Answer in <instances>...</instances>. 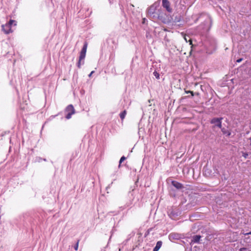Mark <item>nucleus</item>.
<instances>
[{
    "mask_svg": "<svg viewBox=\"0 0 251 251\" xmlns=\"http://www.w3.org/2000/svg\"><path fill=\"white\" fill-rule=\"evenodd\" d=\"M131 204V202H130L129 203H128V204L127 205V207H128V206H129Z\"/></svg>",
    "mask_w": 251,
    "mask_h": 251,
    "instance_id": "obj_20",
    "label": "nucleus"
},
{
    "mask_svg": "<svg viewBox=\"0 0 251 251\" xmlns=\"http://www.w3.org/2000/svg\"><path fill=\"white\" fill-rule=\"evenodd\" d=\"M94 73V71H92V72L90 73V74L88 75L89 77H91V76H92V74H93Z\"/></svg>",
    "mask_w": 251,
    "mask_h": 251,
    "instance_id": "obj_17",
    "label": "nucleus"
},
{
    "mask_svg": "<svg viewBox=\"0 0 251 251\" xmlns=\"http://www.w3.org/2000/svg\"><path fill=\"white\" fill-rule=\"evenodd\" d=\"M190 93H191L193 95V92L190 91Z\"/></svg>",
    "mask_w": 251,
    "mask_h": 251,
    "instance_id": "obj_21",
    "label": "nucleus"
},
{
    "mask_svg": "<svg viewBox=\"0 0 251 251\" xmlns=\"http://www.w3.org/2000/svg\"><path fill=\"white\" fill-rule=\"evenodd\" d=\"M153 74V75H154V76L157 79H159V76H160L159 74L156 71H154Z\"/></svg>",
    "mask_w": 251,
    "mask_h": 251,
    "instance_id": "obj_12",
    "label": "nucleus"
},
{
    "mask_svg": "<svg viewBox=\"0 0 251 251\" xmlns=\"http://www.w3.org/2000/svg\"><path fill=\"white\" fill-rule=\"evenodd\" d=\"M126 158L124 156H122V157L121 158V159H120V161H119V164H119V166H120V164H121V163H122V162H123V161L126 159Z\"/></svg>",
    "mask_w": 251,
    "mask_h": 251,
    "instance_id": "obj_13",
    "label": "nucleus"
},
{
    "mask_svg": "<svg viewBox=\"0 0 251 251\" xmlns=\"http://www.w3.org/2000/svg\"><path fill=\"white\" fill-rule=\"evenodd\" d=\"M247 250L246 248H242L239 250V251H246Z\"/></svg>",
    "mask_w": 251,
    "mask_h": 251,
    "instance_id": "obj_16",
    "label": "nucleus"
},
{
    "mask_svg": "<svg viewBox=\"0 0 251 251\" xmlns=\"http://www.w3.org/2000/svg\"><path fill=\"white\" fill-rule=\"evenodd\" d=\"M201 238V236L200 235H195V236H193L191 241L192 243H199L200 240Z\"/></svg>",
    "mask_w": 251,
    "mask_h": 251,
    "instance_id": "obj_8",
    "label": "nucleus"
},
{
    "mask_svg": "<svg viewBox=\"0 0 251 251\" xmlns=\"http://www.w3.org/2000/svg\"><path fill=\"white\" fill-rule=\"evenodd\" d=\"M2 28L3 32L5 34H7L12 32L11 26H10L9 25H8L7 24H6L4 25H2Z\"/></svg>",
    "mask_w": 251,
    "mask_h": 251,
    "instance_id": "obj_6",
    "label": "nucleus"
},
{
    "mask_svg": "<svg viewBox=\"0 0 251 251\" xmlns=\"http://www.w3.org/2000/svg\"><path fill=\"white\" fill-rule=\"evenodd\" d=\"M14 23V25H16V21L13 20H10L9 22L7 23L8 25H9L10 26H11V25Z\"/></svg>",
    "mask_w": 251,
    "mask_h": 251,
    "instance_id": "obj_11",
    "label": "nucleus"
},
{
    "mask_svg": "<svg viewBox=\"0 0 251 251\" xmlns=\"http://www.w3.org/2000/svg\"><path fill=\"white\" fill-rule=\"evenodd\" d=\"M208 21H210V19L209 18H208Z\"/></svg>",
    "mask_w": 251,
    "mask_h": 251,
    "instance_id": "obj_22",
    "label": "nucleus"
},
{
    "mask_svg": "<svg viewBox=\"0 0 251 251\" xmlns=\"http://www.w3.org/2000/svg\"><path fill=\"white\" fill-rule=\"evenodd\" d=\"M223 118H213L211 121L210 123L212 124H214L215 126H217L219 128H221L222 127V120Z\"/></svg>",
    "mask_w": 251,
    "mask_h": 251,
    "instance_id": "obj_4",
    "label": "nucleus"
},
{
    "mask_svg": "<svg viewBox=\"0 0 251 251\" xmlns=\"http://www.w3.org/2000/svg\"><path fill=\"white\" fill-rule=\"evenodd\" d=\"M126 111L125 110L124 111H123V112H122L120 114V118L121 119V120L122 121L125 119V118L126 116Z\"/></svg>",
    "mask_w": 251,
    "mask_h": 251,
    "instance_id": "obj_10",
    "label": "nucleus"
},
{
    "mask_svg": "<svg viewBox=\"0 0 251 251\" xmlns=\"http://www.w3.org/2000/svg\"><path fill=\"white\" fill-rule=\"evenodd\" d=\"M66 112H67V114L66 116L67 119H70L72 115L75 113V110L73 105L70 104L68 105L65 110Z\"/></svg>",
    "mask_w": 251,
    "mask_h": 251,
    "instance_id": "obj_3",
    "label": "nucleus"
},
{
    "mask_svg": "<svg viewBox=\"0 0 251 251\" xmlns=\"http://www.w3.org/2000/svg\"><path fill=\"white\" fill-rule=\"evenodd\" d=\"M242 155L245 158H247L249 155L247 152H242Z\"/></svg>",
    "mask_w": 251,
    "mask_h": 251,
    "instance_id": "obj_14",
    "label": "nucleus"
},
{
    "mask_svg": "<svg viewBox=\"0 0 251 251\" xmlns=\"http://www.w3.org/2000/svg\"><path fill=\"white\" fill-rule=\"evenodd\" d=\"M78 242H77V244H76V245L75 246L74 248H75V251H77V249H78Z\"/></svg>",
    "mask_w": 251,
    "mask_h": 251,
    "instance_id": "obj_15",
    "label": "nucleus"
},
{
    "mask_svg": "<svg viewBox=\"0 0 251 251\" xmlns=\"http://www.w3.org/2000/svg\"><path fill=\"white\" fill-rule=\"evenodd\" d=\"M162 244V242L161 241H158L155 247L154 248L153 251H158L161 248Z\"/></svg>",
    "mask_w": 251,
    "mask_h": 251,
    "instance_id": "obj_9",
    "label": "nucleus"
},
{
    "mask_svg": "<svg viewBox=\"0 0 251 251\" xmlns=\"http://www.w3.org/2000/svg\"><path fill=\"white\" fill-rule=\"evenodd\" d=\"M162 6L166 9L168 12H172V8L170 6V2L168 0H162Z\"/></svg>",
    "mask_w": 251,
    "mask_h": 251,
    "instance_id": "obj_5",
    "label": "nucleus"
},
{
    "mask_svg": "<svg viewBox=\"0 0 251 251\" xmlns=\"http://www.w3.org/2000/svg\"><path fill=\"white\" fill-rule=\"evenodd\" d=\"M159 6V2H155L148 10V15L153 20H159L164 24L171 22L169 17L161 9H157Z\"/></svg>",
    "mask_w": 251,
    "mask_h": 251,
    "instance_id": "obj_1",
    "label": "nucleus"
},
{
    "mask_svg": "<svg viewBox=\"0 0 251 251\" xmlns=\"http://www.w3.org/2000/svg\"><path fill=\"white\" fill-rule=\"evenodd\" d=\"M172 184L175 188L177 189H181L184 188L183 185L181 183L176 181H172Z\"/></svg>",
    "mask_w": 251,
    "mask_h": 251,
    "instance_id": "obj_7",
    "label": "nucleus"
},
{
    "mask_svg": "<svg viewBox=\"0 0 251 251\" xmlns=\"http://www.w3.org/2000/svg\"><path fill=\"white\" fill-rule=\"evenodd\" d=\"M87 48V43L85 42L83 46V48L81 50L78 62L77 63V66L78 68H80L81 65V61H82V64H84V59L86 56V53Z\"/></svg>",
    "mask_w": 251,
    "mask_h": 251,
    "instance_id": "obj_2",
    "label": "nucleus"
},
{
    "mask_svg": "<svg viewBox=\"0 0 251 251\" xmlns=\"http://www.w3.org/2000/svg\"><path fill=\"white\" fill-rule=\"evenodd\" d=\"M249 234H251V231L250 232L247 233L245 234V235H249Z\"/></svg>",
    "mask_w": 251,
    "mask_h": 251,
    "instance_id": "obj_19",
    "label": "nucleus"
},
{
    "mask_svg": "<svg viewBox=\"0 0 251 251\" xmlns=\"http://www.w3.org/2000/svg\"><path fill=\"white\" fill-rule=\"evenodd\" d=\"M242 58H240V59H238V60H237V62L239 63V62H241V61H242Z\"/></svg>",
    "mask_w": 251,
    "mask_h": 251,
    "instance_id": "obj_18",
    "label": "nucleus"
}]
</instances>
